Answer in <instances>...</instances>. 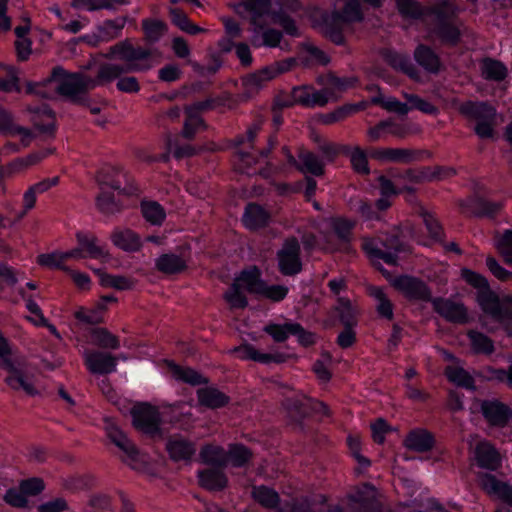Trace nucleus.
I'll return each instance as SVG.
<instances>
[{"label":"nucleus","mask_w":512,"mask_h":512,"mask_svg":"<svg viewBox=\"0 0 512 512\" xmlns=\"http://www.w3.org/2000/svg\"><path fill=\"white\" fill-rule=\"evenodd\" d=\"M372 264L406 298L424 301L430 299L431 293L423 281L408 275H396L394 268L399 265L398 258H376Z\"/></svg>","instance_id":"obj_3"},{"label":"nucleus","mask_w":512,"mask_h":512,"mask_svg":"<svg viewBox=\"0 0 512 512\" xmlns=\"http://www.w3.org/2000/svg\"><path fill=\"white\" fill-rule=\"evenodd\" d=\"M312 408L315 412L321 413L323 415L328 416L329 415V408L328 406L318 400L303 397L301 400H297L292 402L291 400H287V408L288 409H294L297 414L304 416L307 413V408Z\"/></svg>","instance_id":"obj_35"},{"label":"nucleus","mask_w":512,"mask_h":512,"mask_svg":"<svg viewBox=\"0 0 512 512\" xmlns=\"http://www.w3.org/2000/svg\"><path fill=\"white\" fill-rule=\"evenodd\" d=\"M92 343L106 349H118L120 347L117 336L105 328H94L91 331Z\"/></svg>","instance_id":"obj_45"},{"label":"nucleus","mask_w":512,"mask_h":512,"mask_svg":"<svg viewBox=\"0 0 512 512\" xmlns=\"http://www.w3.org/2000/svg\"><path fill=\"white\" fill-rule=\"evenodd\" d=\"M278 267L285 276L298 274L302 270L300 258H279Z\"/></svg>","instance_id":"obj_62"},{"label":"nucleus","mask_w":512,"mask_h":512,"mask_svg":"<svg viewBox=\"0 0 512 512\" xmlns=\"http://www.w3.org/2000/svg\"><path fill=\"white\" fill-rule=\"evenodd\" d=\"M297 63V59L295 58H287L275 63H272L266 67H264V75L266 78H276L279 75L290 71Z\"/></svg>","instance_id":"obj_54"},{"label":"nucleus","mask_w":512,"mask_h":512,"mask_svg":"<svg viewBox=\"0 0 512 512\" xmlns=\"http://www.w3.org/2000/svg\"><path fill=\"white\" fill-rule=\"evenodd\" d=\"M110 54L112 59L100 66L96 78L84 74H67L62 68H55L51 77L44 81L28 83L27 92L42 98H53L59 94L73 102H80L88 90L114 81L125 69L139 68L133 62L137 54L127 45L112 47Z\"/></svg>","instance_id":"obj_1"},{"label":"nucleus","mask_w":512,"mask_h":512,"mask_svg":"<svg viewBox=\"0 0 512 512\" xmlns=\"http://www.w3.org/2000/svg\"><path fill=\"white\" fill-rule=\"evenodd\" d=\"M95 273L98 275L99 281L103 286L118 290H127L133 287V281L127 277L111 275L103 269H97Z\"/></svg>","instance_id":"obj_44"},{"label":"nucleus","mask_w":512,"mask_h":512,"mask_svg":"<svg viewBox=\"0 0 512 512\" xmlns=\"http://www.w3.org/2000/svg\"><path fill=\"white\" fill-rule=\"evenodd\" d=\"M507 75V67L501 61L489 57L482 58V78L500 82Z\"/></svg>","instance_id":"obj_34"},{"label":"nucleus","mask_w":512,"mask_h":512,"mask_svg":"<svg viewBox=\"0 0 512 512\" xmlns=\"http://www.w3.org/2000/svg\"><path fill=\"white\" fill-rule=\"evenodd\" d=\"M110 239L114 246L128 253L137 252L142 246L140 236L129 228H115Z\"/></svg>","instance_id":"obj_17"},{"label":"nucleus","mask_w":512,"mask_h":512,"mask_svg":"<svg viewBox=\"0 0 512 512\" xmlns=\"http://www.w3.org/2000/svg\"><path fill=\"white\" fill-rule=\"evenodd\" d=\"M227 455V464L234 467H242L251 459V452L243 445H232Z\"/></svg>","instance_id":"obj_48"},{"label":"nucleus","mask_w":512,"mask_h":512,"mask_svg":"<svg viewBox=\"0 0 512 512\" xmlns=\"http://www.w3.org/2000/svg\"><path fill=\"white\" fill-rule=\"evenodd\" d=\"M298 323H285V324H267L263 330L269 334L275 342H284L288 339L292 332H297Z\"/></svg>","instance_id":"obj_43"},{"label":"nucleus","mask_w":512,"mask_h":512,"mask_svg":"<svg viewBox=\"0 0 512 512\" xmlns=\"http://www.w3.org/2000/svg\"><path fill=\"white\" fill-rule=\"evenodd\" d=\"M241 286H243L249 293L258 295L264 280L261 279L260 270L255 267H249L243 270L238 277L235 278Z\"/></svg>","instance_id":"obj_29"},{"label":"nucleus","mask_w":512,"mask_h":512,"mask_svg":"<svg viewBox=\"0 0 512 512\" xmlns=\"http://www.w3.org/2000/svg\"><path fill=\"white\" fill-rule=\"evenodd\" d=\"M396 239H391L389 243H385L380 238L364 239L362 247L367 256H395L396 252H405L404 249L396 247Z\"/></svg>","instance_id":"obj_24"},{"label":"nucleus","mask_w":512,"mask_h":512,"mask_svg":"<svg viewBox=\"0 0 512 512\" xmlns=\"http://www.w3.org/2000/svg\"><path fill=\"white\" fill-rule=\"evenodd\" d=\"M124 4H126V0H72L74 8L90 12L101 9L111 10Z\"/></svg>","instance_id":"obj_41"},{"label":"nucleus","mask_w":512,"mask_h":512,"mask_svg":"<svg viewBox=\"0 0 512 512\" xmlns=\"http://www.w3.org/2000/svg\"><path fill=\"white\" fill-rule=\"evenodd\" d=\"M355 225L354 221L343 217L329 218L322 224L325 238L329 242L325 247V252L333 253L340 250V246H344L350 239L352 229Z\"/></svg>","instance_id":"obj_9"},{"label":"nucleus","mask_w":512,"mask_h":512,"mask_svg":"<svg viewBox=\"0 0 512 512\" xmlns=\"http://www.w3.org/2000/svg\"><path fill=\"white\" fill-rule=\"evenodd\" d=\"M200 458L203 463L223 467L227 465V455L220 446L206 445L200 451Z\"/></svg>","instance_id":"obj_38"},{"label":"nucleus","mask_w":512,"mask_h":512,"mask_svg":"<svg viewBox=\"0 0 512 512\" xmlns=\"http://www.w3.org/2000/svg\"><path fill=\"white\" fill-rule=\"evenodd\" d=\"M170 14L172 22L182 31L189 34H196L203 31V29H201L200 27L192 24L189 21L187 15L182 11H179L177 9H171Z\"/></svg>","instance_id":"obj_55"},{"label":"nucleus","mask_w":512,"mask_h":512,"mask_svg":"<svg viewBox=\"0 0 512 512\" xmlns=\"http://www.w3.org/2000/svg\"><path fill=\"white\" fill-rule=\"evenodd\" d=\"M74 316L77 320L86 324H99L103 321L102 312L99 309L88 310L80 308L75 312Z\"/></svg>","instance_id":"obj_63"},{"label":"nucleus","mask_w":512,"mask_h":512,"mask_svg":"<svg viewBox=\"0 0 512 512\" xmlns=\"http://www.w3.org/2000/svg\"><path fill=\"white\" fill-rule=\"evenodd\" d=\"M263 72H264V68L245 77L243 79L244 86L249 91H256V90L260 89L261 87H263L265 85V83H267L273 79V78H266L267 75H264Z\"/></svg>","instance_id":"obj_59"},{"label":"nucleus","mask_w":512,"mask_h":512,"mask_svg":"<svg viewBox=\"0 0 512 512\" xmlns=\"http://www.w3.org/2000/svg\"><path fill=\"white\" fill-rule=\"evenodd\" d=\"M169 371L172 377L177 381H182L191 385H199L205 382L201 374L188 367H181L172 362L168 363Z\"/></svg>","instance_id":"obj_37"},{"label":"nucleus","mask_w":512,"mask_h":512,"mask_svg":"<svg viewBox=\"0 0 512 512\" xmlns=\"http://www.w3.org/2000/svg\"><path fill=\"white\" fill-rule=\"evenodd\" d=\"M0 131L7 135L18 137L22 141L23 146H27L33 138L30 130L15 125L11 115L2 107H0Z\"/></svg>","instance_id":"obj_26"},{"label":"nucleus","mask_w":512,"mask_h":512,"mask_svg":"<svg viewBox=\"0 0 512 512\" xmlns=\"http://www.w3.org/2000/svg\"><path fill=\"white\" fill-rule=\"evenodd\" d=\"M284 153L287 157L288 162L291 165L297 166V168L303 173H310L315 176H319L323 173V163L314 154L310 152L301 153L299 155V162L295 160L288 149L284 148Z\"/></svg>","instance_id":"obj_22"},{"label":"nucleus","mask_w":512,"mask_h":512,"mask_svg":"<svg viewBox=\"0 0 512 512\" xmlns=\"http://www.w3.org/2000/svg\"><path fill=\"white\" fill-rule=\"evenodd\" d=\"M406 100L410 103V109H417L423 113L435 115L438 112V109L431 104L430 102L412 94H404Z\"/></svg>","instance_id":"obj_58"},{"label":"nucleus","mask_w":512,"mask_h":512,"mask_svg":"<svg viewBox=\"0 0 512 512\" xmlns=\"http://www.w3.org/2000/svg\"><path fill=\"white\" fill-rule=\"evenodd\" d=\"M372 103L381 105L389 112H394L400 115H405L409 111V106L406 103L398 101L392 96H374L371 98Z\"/></svg>","instance_id":"obj_47"},{"label":"nucleus","mask_w":512,"mask_h":512,"mask_svg":"<svg viewBox=\"0 0 512 512\" xmlns=\"http://www.w3.org/2000/svg\"><path fill=\"white\" fill-rule=\"evenodd\" d=\"M434 310L443 318L454 323H466L469 320L466 308L449 299L435 298L432 300Z\"/></svg>","instance_id":"obj_16"},{"label":"nucleus","mask_w":512,"mask_h":512,"mask_svg":"<svg viewBox=\"0 0 512 512\" xmlns=\"http://www.w3.org/2000/svg\"><path fill=\"white\" fill-rule=\"evenodd\" d=\"M143 27L147 38L151 41H157L166 31L165 24L157 20H146L143 22Z\"/></svg>","instance_id":"obj_61"},{"label":"nucleus","mask_w":512,"mask_h":512,"mask_svg":"<svg viewBox=\"0 0 512 512\" xmlns=\"http://www.w3.org/2000/svg\"><path fill=\"white\" fill-rule=\"evenodd\" d=\"M414 57L417 63L425 70L429 72H437L439 70V59L431 49L420 45L416 48Z\"/></svg>","instance_id":"obj_42"},{"label":"nucleus","mask_w":512,"mask_h":512,"mask_svg":"<svg viewBox=\"0 0 512 512\" xmlns=\"http://www.w3.org/2000/svg\"><path fill=\"white\" fill-rule=\"evenodd\" d=\"M406 181H412L411 173H406L405 175L393 174L391 178L379 177L380 195L392 197L404 191L412 192L413 188Z\"/></svg>","instance_id":"obj_20"},{"label":"nucleus","mask_w":512,"mask_h":512,"mask_svg":"<svg viewBox=\"0 0 512 512\" xmlns=\"http://www.w3.org/2000/svg\"><path fill=\"white\" fill-rule=\"evenodd\" d=\"M502 466V456L489 441L482 440V469L496 471Z\"/></svg>","instance_id":"obj_36"},{"label":"nucleus","mask_w":512,"mask_h":512,"mask_svg":"<svg viewBox=\"0 0 512 512\" xmlns=\"http://www.w3.org/2000/svg\"><path fill=\"white\" fill-rule=\"evenodd\" d=\"M199 484L207 490H222L227 485V478L220 470L206 469L198 474Z\"/></svg>","instance_id":"obj_32"},{"label":"nucleus","mask_w":512,"mask_h":512,"mask_svg":"<svg viewBox=\"0 0 512 512\" xmlns=\"http://www.w3.org/2000/svg\"><path fill=\"white\" fill-rule=\"evenodd\" d=\"M326 503L324 495L303 498L295 507L298 512H322L320 506Z\"/></svg>","instance_id":"obj_57"},{"label":"nucleus","mask_w":512,"mask_h":512,"mask_svg":"<svg viewBox=\"0 0 512 512\" xmlns=\"http://www.w3.org/2000/svg\"><path fill=\"white\" fill-rule=\"evenodd\" d=\"M288 292L289 289L285 285H269L264 282L257 296L273 302H280L286 298Z\"/></svg>","instance_id":"obj_51"},{"label":"nucleus","mask_w":512,"mask_h":512,"mask_svg":"<svg viewBox=\"0 0 512 512\" xmlns=\"http://www.w3.org/2000/svg\"><path fill=\"white\" fill-rule=\"evenodd\" d=\"M77 253H87L91 256H101L106 253V245L94 233L86 230L76 232Z\"/></svg>","instance_id":"obj_18"},{"label":"nucleus","mask_w":512,"mask_h":512,"mask_svg":"<svg viewBox=\"0 0 512 512\" xmlns=\"http://www.w3.org/2000/svg\"><path fill=\"white\" fill-rule=\"evenodd\" d=\"M52 153V150H43L33 152L26 157L19 158L11 163L10 167L13 171H20L42 161L45 157Z\"/></svg>","instance_id":"obj_52"},{"label":"nucleus","mask_w":512,"mask_h":512,"mask_svg":"<svg viewBox=\"0 0 512 512\" xmlns=\"http://www.w3.org/2000/svg\"><path fill=\"white\" fill-rule=\"evenodd\" d=\"M383 59L395 70L401 71L415 81H420L419 73L408 56L387 50L383 52Z\"/></svg>","instance_id":"obj_23"},{"label":"nucleus","mask_w":512,"mask_h":512,"mask_svg":"<svg viewBox=\"0 0 512 512\" xmlns=\"http://www.w3.org/2000/svg\"><path fill=\"white\" fill-rule=\"evenodd\" d=\"M2 366L7 371L8 375L5 378V383L13 390H22L29 396L39 394L36 387L35 377L27 370L26 363L20 358H7L2 357Z\"/></svg>","instance_id":"obj_6"},{"label":"nucleus","mask_w":512,"mask_h":512,"mask_svg":"<svg viewBox=\"0 0 512 512\" xmlns=\"http://www.w3.org/2000/svg\"><path fill=\"white\" fill-rule=\"evenodd\" d=\"M124 174H118L117 179L106 185L113 190V193L105 191V187H102L101 194L97 197L96 204L98 209L106 215H114L128 207V204H124L119 200L115 199V195H127L132 196L137 194L138 188L133 183H128L125 187H122V179H125Z\"/></svg>","instance_id":"obj_7"},{"label":"nucleus","mask_w":512,"mask_h":512,"mask_svg":"<svg viewBox=\"0 0 512 512\" xmlns=\"http://www.w3.org/2000/svg\"><path fill=\"white\" fill-rule=\"evenodd\" d=\"M367 294L374 299L378 315L387 320H392L394 317V306L383 288L370 285L367 287Z\"/></svg>","instance_id":"obj_28"},{"label":"nucleus","mask_w":512,"mask_h":512,"mask_svg":"<svg viewBox=\"0 0 512 512\" xmlns=\"http://www.w3.org/2000/svg\"><path fill=\"white\" fill-rule=\"evenodd\" d=\"M482 312L500 322L512 321V295L500 298L490 290L485 277H482Z\"/></svg>","instance_id":"obj_8"},{"label":"nucleus","mask_w":512,"mask_h":512,"mask_svg":"<svg viewBox=\"0 0 512 512\" xmlns=\"http://www.w3.org/2000/svg\"><path fill=\"white\" fill-rule=\"evenodd\" d=\"M121 45H127L134 54H137L138 57H136L133 60V62L139 68L131 69V70L125 69L114 80H117L116 86H117L118 90H120L121 92L137 93L140 89L137 79L133 76H123V75L125 73H129V72L143 71V70L149 69L150 67L153 66V61H152L150 53L148 51H146L142 48H134L127 41L121 42V43L117 44L116 46H121Z\"/></svg>","instance_id":"obj_11"},{"label":"nucleus","mask_w":512,"mask_h":512,"mask_svg":"<svg viewBox=\"0 0 512 512\" xmlns=\"http://www.w3.org/2000/svg\"><path fill=\"white\" fill-rule=\"evenodd\" d=\"M460 112L474 122L473 130L476 134H480V106L476 102L469 101L460 107Z\"/></svg>","instance_id":"obj_56"},{"label":"nucleus","mask_w":512,"mask_h":512,"mask_svg":"<svg viewBox=\"0 0 512 512\" xmlns=\"http://www.w3.org/2000/svg\"><path fill=\"white\" fill-rule=\"evenodd\" d=\"M263 72H264V68L245 77L243 79L244 86L249 91H256V90L260 89L261 87H263L265 85V83H267L273 79V78H266L267 75H264Z\"/></svg>","instance_id":"obj_60"},{"label":"nucleus","mask_w":512,"mask_h":512,"mask_svg":"<svg viewBox=\"0 0 512 512\" xmlns=\"http://www.w3.org/2000/svg\"><path fill=\"white\" fill-rule=\"evenodd\" d=\"M271 0H240L234 4V10L243 18L250 19L253 25L251 43L255 47H276L282 34L274 29H264V25H280L286 34L299 36L300 31L295 22L287 16L270 13Z\"/></svg>","instance_id":"obj_2"},{"label":"nucleus","mask_w":512,"mask_h":512,"mask_svg":"<svg viewBox=\"0 0 512 512\" xmlns=\"http://www.w3.org/2000/svg\"><path fill=\"white\" fill-rule=\"evenodd\" d=\"M166 450L174 461H189L196 452L195 444L182 436H173L166 443Z\"/></svg>","instance_id":"obj_19"},{"label":"nucleus","mask_w":512,"mask_h":512,"mask_svg":"<svg viewBox=\"0 0 512 512\" xmlns=\"http://www.w3.org/2000/svg\"><path fill=\"white\" fill-rule=\"evenodd\" d=\"M340 321L344 326H356L358 310L346 298H339L336 306Z\"/></svg>","instance_id":"obj_46"},{"label":"nucleus","mask_w":512,"mask_h":512,"mask_svg":"<svg viewBox=\"0 0 512 512\" xmlns=\"http://www.w3.org/2000/svg\"><path fill=\"white\" fill-rule=\"evenodd\" d=\"M198 401L201 405L216 409L225 406L229 398L215 388H202L197 392Z\"/></svg>","instance_id":"obj_33"},{"label":"nucleus","mask_w":512,"mask_h":512,"mask_svg":"<svg viewBox=\"0 0 512 512\" xmlns=\"http://www.w3.org/2000/svg\"><path fill=\"white\" fill-rule=\"evenodd\" d=\"M131 416L133 426L140 432L150 436L160 433L161 417L156 407L146 403L135 405Z\"/></svg>","instance_id":"obj_12"},{"label":"nucleus","mask_w":512,"mask_h":512,"mask_svg":"<svg viewBox=\"0 0 512 512\" xmlns=\"http://www.w3.org/2000/svg\"><path fill=\"white\" fill-rule=\"evenodd\" d=\"M375 489L372 486H364L362 491L350 496L351 507L357 512H372L378 508L375 498Z\"/></svg>","instance_id":"obj_27"},{"label":"nucleus","mask_w":512,"mask_h":512,"mask_svg":"<svg viewBox=\"0 0 512 512\" xmlns=\"http://www.w3.org/2000/svg\"><path fill=\"white\" fill-rule=\"evenodd\" d=\"M155 265L166 274L179 273L187 266L184 258H157Z\"/></svg>","instance_id":"obj_53"},{"label":"nucleus","mask_w":512,"mask_h":512,"mask_svg":"<svg viewBox=\"0 0 512 512\" xmlns=\"http://www.w3.org/2000/svg\"><path fill=\"white\" fill-rule=\"evenodd\" d=\"M105 431L110 441L124 453L123 460L126 463L134 469L139 468L140 463H144V456L114 421L105 420Z\"/></svg>","instance_id":"obj_10"},{"label":"nucleus","mask_w":512,"mask_h":512,"mask_svg":"<svg viewBox=\"0 0 512 512\" xmlns=\"http://www.w3.org/2000/svg\"><path fill=\"white\" fill-rule=\"evenodd\" d=\"M240 287L241 285L234 280L229 290L224 294V299L231 308H245L248 304L247 298Z\"/></svg>","instance_id":"obj_50"},{"label":"nucleus","mask_w":512,"mask_h":512,"mask_svg":"<svg viewBox=\"0 0 512 512\" xmlns=\"http://www.w3.org/2000/svg\"><path fill=\"white\" fill-rule=\"evenodd\" d=\"M356 83V79L331 77L328 83L330 93L324 94L321 91H313L308 86L297 87L293 90V98L296 102L305 106L323 105L331 99L338 97L340 93L351 88Z\"/></svg>","instance_id":"obj_5"},{"label":"nucleus","mask_w":512,"mask_h":512,"mask_svg":"<svg viewBox=\"0 0 512 512\" xmlns=\"http://www.w3.org/2000/svg\"><path fill=\"white\" fill-rule=\"evenodd\" d=\"M83 356L88 370L93 374H110L116 371L117 358L110 353L86 351Z\"/></svg>","instance_id":"obj_15"},{"label":"nucleus","mask_w":512,"mask_h":512,"mask_svg":"<svg viewBox=\"0 0 512 512\" xmlns=\"http://www.w3.org/2000/svg\"><path fill=\"white\" fill-rule=\"evenodd\" d=\"M482 416L489 426L504 428L512 420V409L497 399L482 400Z\"/></svg>","instance_id":"obj_13"},{"label":"nucleus","mask_w":512,"mask_h":512,"mask_svg":"<svg viewBox=\"0 0 512 512\" xmlns=\"http://www.w3.org/2000/svg\"><path fill=\"white\" fill-rule=\"evenodd\" d=\"M421 217L423 219V222L426 226V229L427 231L429 232L430 236H431V240L429 241H417L418 244L420 245H423V246H429L431 244V241L432 240H436V239H439L441 237V234H442V228L438 222V220L436 219V217L426 211V210H422L421 211Z\"/></svg>","instance_id":"obj_49"},{"label":"nucleus","mask_w":512,"mask_h":512,"mask_svg":"<svg viewBox=\"0 0 512 512\" xmlns=\"http://www.w3.org/2000/svg\"><path fill=\"white\" fill-rule=\"evenodd\" d=\"M447 379L458 387L475 390V381L472 375L459 365H449L445 368Z\"/></svg>","instance_id":"obj_30"},{"label":"nucleus","mask_w":512,"mask_h":512,"mask_svg":"<svg viewBox=\"0 0 512 512\" xmlns=\"http://www.w3.org/2000/svg\"><path fill=\"white\" fill-rule=\"evenodd\" d=\"M252 497L260 505L269 509L276 508L280 501L279 495L275 490L263 485L253 487Z\"/></svg>","instance_id":"obj_39"},{"label":"nucleus","mask_w":512,"mask_h":512,"mask_svg":"<svg viewBox=\"0 0 512 512\" xmlns=\"http://www.w3.org/2000/svg\"><path fill=\"white\" fill-rule=\"evenodd\" d=\"M233 352L241 360H253L263 364L271 362L281 363L285 360V357L282 354L261 353L254 346L249 344L239 346L235 348Z\"/></svg>","instance_id":"obj_25"},{"label":"nucleus","mask_w":512,"mask_h":512,"mask_svg":"<svg viewBox=\"0 0 512 512\" xmlns=\"http://www.w3.org/2000/svg\"><path fill=\"white\" fill-rule=\"evenodd\" d=\"M268 213L259 205L249 204L242 217L243 224L250 230L264 226L268 221Z\"/></svg>","instance_id":"obj_31"},{"label":"nucleus","mask_w":512,"mask_h":512,"mask_svg":"<svg viewBox=\"0 0 512 512\" xmlns=\"http://www.w3.org/2000/svg\"><path fill=\"white\" fill-rule=\"evenodd\" d=\"M141 212L144 219L151 225H161L166 218L164 208L155 201H142Z\"/></svg>","instance_id":"obj_40"},{"label":"nucleus","mask_w":512,"mask_h":512,"mask_svg":"<svg viewBox=\"0 0 512 512\" xmlns=\"http://www.w3.org/2000/svg\"><path fill=\"white\" fill-rule=\"evenodd\" d=\"M362 9L358 0H350L342 13L334 12L324 17L319 24L321 32L336 44H342L344 41L343 29L351 22L362 19Z\"/></svg>","instance_id":"obj_4"},{"label":"nucleus","mask_w":512,"mask_h":512,"mask_svg":"<svg viewBox=\"0 0 512 512\" xmlns=\"http://www.w3.org/2000/svg\"><path fill=\"white\" fill-rule=\"evenodd\" d=\"M404 446L412 451L427 452L434 446V436L425 429H414L404 439Z\"/></svg>","instance_id":"obj_21"},{"label":"nucleus","mask_w":512,"mask_h":512,"mask_svg":"<svg viewBox=\"0 0 512 512\" xmlns=\"http://www.w3.org/2000/svg\"><path fill=\"white\" fill-rule=\"evenodd\" d=\"M349 157L352 164V167L355 171L359 173H367L368 172V163L366 155L359 148H352L349 151Z\"/></svg>","instance_id":"obj_64"},{"label":"nucleus","mask_w":512,"mask_h":512,"mask_svg":"<svg viewBox=\"0 0 512 512\" xmlns=\"http://www.w3.org/2000/svg\"><path fill=\"white\" fill-rule=\"evenodd\" d=\"M482 491L490 498L500 500L512 507V485L491 473H482Z\"/></svg>","instance_id":"obj_14"}]
</instances>
